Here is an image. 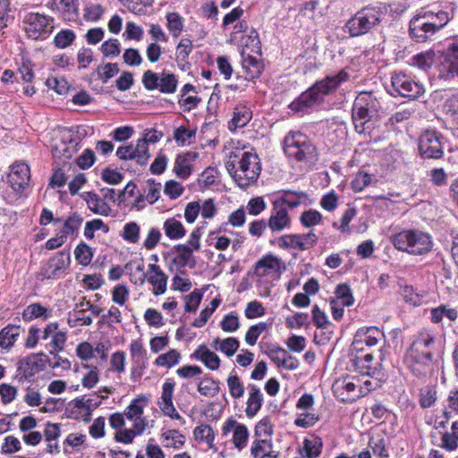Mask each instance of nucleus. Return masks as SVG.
<instances>
[{"label":"nucleus","mask_w":458,"mask_h":458,"mask_svg":"<svg viewBox=\"0 0 458 458\" xmlns=\"http://www.w3.org/2000/svg\"><path fill=\"white\" fill-rule=\"evenodd\" d=\"M89 208L95 214L107 216L111 210L110 207L104 202L98 195L88 192L86 199Z\"/></svg>","instance_id":"obj_36"},{"label":"nucleus","mask_w":458,"mask_h":458,"mask_svg":"<svg viewBox=\"0 0 458 458\" xmlns=\"http://www.w3.org/2000/svg\"><path fill=\"white\" fill-rule=\"evenodd\" d=\"M441 72H445V76L447 79L454 76L458 77V46L453 45L448 48L442 63Z\"/></svg>","instance_id":"obj_27"},{"label":"nucleus","mask_w":458,"mask_h":458,"mask_svg":"<svg viewBox=\"0 0 458 458\" xmlns=\"http://www.w3.org/2000/svg\"><path fill=\"white\" fill-rule=\"evenodd\" d=\"M390 93L403 98H418L425 89L422 84L415 81L411 76L403 72H394L391 76Z\"/></svg>","instance_id":"obj_8"},{"label":"nucleus","mask_w":458,"mask_h":458,"mask_svg":"<svg viewBox=\"0 0 458 458\" xmlns=\"http://www.w3.org/2000/svg\"><path fill=\"white\" fill-rule=\"evenodd\" d=\"M371 412L376 419L382 420V421L378 422L377 425H386L389 423L391 427L394 426L396 416L394 413L388 411L385 406L381 404H375L371 408Z\"/></svg>","instance_id":"obj_40"},{"label":"nucleus","mask_w":458,"mask_h":458,"mask_svg":"<svg viewBox=\"0 0 458 458\" xmlns=\"http://www.w3.org/2000/svg\"><path fill=\"white\" fill-rule=\"evenodd\" d=\"M321 446L320 439L310 440L306 438L303 442V449L308 458L318 457L321 453Z\"/></svg>","instance_id":"obj_63"},{"label":"nucleus","mask_w":458,"mask_h":458,"mask_svg":"<svg viewBox=\"0 0 458 458\" xmlns=\"http://www.w3.org/2000/svg\"><path fill=\"white\" fill-rule=\"evenodd\" d=\"M384 338L383 332L377 327H361L358 329L352 344V350L360 352L363 350V344L375 346Z\"/></svg>","instance_id":"obj_17"},{"label":"nucleus","mask_w":458,"mask_h":458,"mask_svg":"<svg viewBox=\"0 0 458 458\" xmlns=\"http://www.w3.org/2000/svg\"><path fill=\"white\" fill-rule=\"evenodd\" d=\"M436 345L437 338L435 334L429 330L422 329L413 336V340L406 352L419 355L427 354L428 357H433Z\"/></svg>","instance_id":"obj_12"},{"label":"nucleus","mask_w":458,"mask_h":458,"mask_svg":"<svg viewBox=\"0 0 458 458\" xmlns=\"http://www.w3.org/2000/svg\"><path fill=\"white\" fill-rule=\"evenodd\" d=\"M301 225L307 228L318 225L322 221V215L315 209H309L300 216Z\"/></svg>","instance_id":"obj_54"},{"label":"nucleus","mask_w":458,"mask_h":458,"mask_svg":"<svg viewBox=\"0 0 458 458\" xmlns=\"http://www.w3.org/2000/svg\"><path fill=\"white\" fill-rule=\"evenodd\" d=\"M22 22L26 35L33 40L47 38L55 29V19L39 13H27Z\"/></svg>","instance_id":"obj_7"},{"label":"nucleus","mask_w":458,"mask_h":458,"mask_svg":"<svg viewBox=\"0 0 458 458\" xmlns=\"http://www.w3.org/2000/svg\"><path fill=\"white\" fill-rule=\"evenodd\" d=\"M242 69L244 70L245 79L248 81H253L259 78L263 71L262 63L250 55H245V54L242 53Z\"/></svg>","instance_id":"obj_28"},{"label":"nucleus","mask_w":458,"mask_h":458,"mask_svg":"<svg viewBox=\"0 0 458 458\" xmlns=\"http://www.w3.org/2000/svg\"><path fill=\"white\" fill-rule=\"evenodd\" d=\"M148 281L153 285V293L155 295L163 294L166 291L167 276L156 264L148 265Z\"/></svg>","instance_id":"obj_24"},{"label":"nucleus","mask_w":458,"mask_h":458,"mask_svg":"<svg viewBox=\"0 0 458 458\" xmlns=\"http://www.w3.org/2000/svg\"><path fill=\"white\" fill-rule=\"evenodd\" d=\"M174 251L176 256L174 258V263L180 267H195V259L193 257V250L192 248H189V245L186 244H178L174 246Z\"/></svg>","instance_id":"obj_30"},{"label":"nucleus","mask_w":458,"mask_h":458,"mask_svg":"<svg viewBox=\"0 0 458 458\" xmlns=\"http://www.w3.org/2000/svg\"><path fill=\"white\" fill-rule=\"evenodd\" d=\"M181 359V354L178 351L172 349L168 352L159 355L156 359V365L172 368L173 366L179 363Z\"/></svg>","instance_id":"obj_45"},{"label":"nucleus","mask_w":458,"mask_h":458,"mask_svg":"<svg viewBox=\"0 0 458 458\" xmlns=\"http://www.w3.org/2000/svg\"><path fill=\"white\" fill-rule=\"evenodd\" d=\"M166 28L174 38H178L183 30V18L175 12L167 13L165 15Z\"/></svg>","instance_id":"obj_37"},{"label":"nucleus","mask_w":458,"mask_h":458,"mask_svg":"<svg viewBox=\"0 0 458 458\" xmlns=\"http://www.w3.org/2000/svg\"><path fill=\"white\" fill-rule=\"evenodd\" d=\"M435 53L431 50L421 52L412 56L411 64L421 70L429 69L434 64Z\"/></svg>","instance_id":"obj_42"},{"label":"nucleus","mask_w":458,"mask_h":458,"mask_svg":"<svg viewBox=\"0 0 458 458\" xmlns=\"http://www.w3.org/2000/svg\"><path fill=\"white\" fill-rule=\"evenodd\" d=\"M286 156L297 162L313 164L318 160V152L313 142L300 131L289 132L284 140Z\"/></svg>","instance_id":"obj_4"},{"label":"nucleus","mask_w":458,"mask_h":458,"mask_svg":"<svg viewBox=\"0 0 458 458\" xmlns=\"http://www.w3.org/2000/svg\"><path fill=\"white\" fill-rule=\"evenodd\" d=\"M77 141L72 139L71 131L64 130L61 132L59 140H55L52 145V153L55 158L65 162L71 159L76 151Z\"/></svg>","instance_id":"obj_15"},{"label":"nucleus","mask_w":458,"mask_h":458,"mask_svg":"<svg viewBox=\"0 0 458 458\" xmlns=\"http://www.w3.org/2000/svg\"><path fill=\"white\" fill-rule=\"evenodd\" d=\"M161 183L156 182L153 179H148L146 182V187L144 189V194L140 195L138 201L146 199L148 203H155L160 197Z\"/></svg>","instance_id":"obj_39"},{"label":"nucleus","mask_w":458,"mask_h":458,"mask_svg":"<svg viewBox=\"0 0 458 458\" xmlns=\"http://www.w3.org/2000/svg\"><path fill=\"white\" fill-rule=\"evenodd\" d=\"M280 199L284 204L288 205L290 208H295L301 204V199L305 197L303 192L293 191H281Z\"/></svg>","instance_id":"obj_50"},{"label":"nucleus","mask_w":458,"mask_h":458,"mask_svg":"<svg viewBox=\"0 0 458 458\" xmlns=\"http://www.w3.org/2000/svg\"><path fill=\"white\" fill-rule=\"evenodd\" d=\"M219 389L218 382L209 377L202 379L198 386V391L205 396H215Z\"/></svg>","instance_id":"obj_48"},{"label":"nucleus","mask_w":458,"mask_h":458,"mask_svg":"<svg viewBox=\"0 0 458 458\" xmlns=\"http://www.w3.org/2000/svg\"><path fill=\"white\" fill-rule=\"evenodd\" d=\"M192 357L202 361L207 368L216 370L220 366V359L215 352H211L206 345H199Z\"/></svg>","instance_id":"obj_29"},{"label":"nucleus","mask_w":458,"mask_h":458,"mask_svg":"<svg viewBox=\"0 0 458 458\" xmlns=\"http://www.w3.org/2000/svg\"><path fill=\"white\" fill-rule=\"evenodd\" d=\"M348 79L349 74L345 70H341L335 75L327 76L302 92L288 107L294 113L307 112L315 106L320 105L325 96L334 93Z\"/></svg>","instance_id":"obj_2"},{"label":"nucleus","mask_w":458,"mask_h":458,"mask_svg":"<svg viewBox=\"0 0 458 458\" xmlns=\"http://www.w3.org/2000/svg\"><path fill=\"white\" fill-rule=\"evenodd\" d=\"M163 229L165 235L171 240H179L186 233L182 224L174 217L166 219L164 223Z\"/></svg>","instance_id":"obj_33"},{"label":"nucleus","mask_w":458,"mask_h":458,"mask_svg":"<svg viewBox=\"0 0 458 458\" xmlns=\"http://www.w3.org/2000/svg\"><path fill=\"white\" fill-rule=\"evenodd\" d=\"M355 390L356 384L348 377L337 379L333 385L335 394L344 403L352 402L362 394L361 390L359 394Z\"/></svg>","instance_id":"obj_21"},{"label":"nucleus","mask_w":458,"mask_h":458,"mask_svg":"<svg viewBox=\"0 0 458 458\" xmlns=\"http://www.w3.org/2000/svg\"><path fill=\"white\" fill-rule=\"evenodd\" d=\"M70 262V253L59 251L41 268L40 275L47 279L59 278L69 267Z\"/></svg>","instance_id":"obj_14"},{"label":"nucleus","mask_w":458,"mask_h":458,"mask_svg":"<svg viewBox=\"0 0 458 458\" xmlns=\"http://www.w3.org/2000/svg\"><path fill=\"white\" fill-rule=\"evenodd\" d=\"M440 25L429 23L420 13L410 21V35L416 42L423 43L431 39L439 30Z\"/></svg>","instance_id":"obj_10"},{"label":"nucleus","mask_w":458,"mask_h":458,"mask_svg":"<svg viewBox=\"0 0 458 458\" xmlns=\"http://www.w3.org/2000/svg\"><path fill=\"white\" fill-rule=\"evenodd\" d=\"M419 150L425 158H440L444 152L439 134L436 131H425L420 137Z\"/></svg>","instance_id":"obj_11"},{"label":"nucleus","mask_w":458,"mask_h":458,"mask_svg":"<svg viewBox=\"0 0 458 458\" xmlns=\"http://www.w3.org/2000/svg\"><path fill=\"white\" fill-rule=\"evenodd\" d=\"M373 355L366 353L355 358V365L360 372L363 375H371L375 372L376 369L373 367Z\"/></svg>","instance_id":"obj_44"},{"label":"nucleus","mask_w":458,"mask_h":458,"mask_svg":"<svg viewBox=\"0 0 458 458\" xmlns=\"http://www.w3.org/2000/svg\"><path fill=\"white\" fill-rule=\"evenodd\" d=\"M335 298L332 299L343 307H349L353 304L354 299L349 285L345 284H340L337 285L335 290Z\"/></svg>","instance_id":"obj_41"},{"label":"nucleus","mask_w":458,"mask_h":458,"mask_svg":"<svg viewBox=\"0 0 458 458\" xmlns=\"http://www.w3.org/2000/svg\"><path fill=\"white\" fill-rule=\"evenodd\" d=\"M404 363L410 372L414 377L421 380H426L428 377H430L436 369L433 357H428L427 354L419 355L406 352L404 355Z\"/></svg>","instance_id":"obj_9"},{"label":"nucleus","mask_w":458,"mask_h":458,"mask_svg":"<svg viewBox=\"0 0 458 458\" xmlns=\"http://www.w3.org/2000/svg\"><path fill=\"white\" fill-rule=\"evenodd\" d=\"M122 237L130 243H137L140 239V226L135 222H129L124 225Z\"/></svg>","instance_id":"obj_53"},{"label":"nucleus","mask_w":458,"mask_h":458,"mask_svg":"<svg viewBox=\"0 0 458 458\" xmlns=\"http://www.w3.org/2000/svg\"><path fill=\"white\" fill-rule=\"evenodd\" d=\"M265 308L259 301H252L247 304L244 314L246 318L253 319L262 317L265 314Z\"/></svg>","instance_id":"obj_62"},{"label":"nucleus","mask_w":458,"mask_h":458,"mask_svg":"<svg viewBox=\"0 0 458 458\" xmlns=\"http://www.w3.org/2000/svg\"><path fill=\"white\" fill-rule=\"evenodd\" d=\"M212 345L216 347L218 345V349L220 352L225 353L226 356H233L239 348L240 343L234 337H227L224 340L216 337L213 340Z\"/></svg>","instance_id":"obj_38"},{"label":"nucleus","mask_w":458,"mask_h":458,"mask_svg":"<svg viewBox=\"0 0 458 458\" xmlns=\"http://www.w3.org/2000/svg\"><path fill=\"white\" fill-rule=\"evenodd\" d=\"M252 118L251 110L243 105H237L233 109L230 125L236 128L244 127Z\"/></svg>","instance_id":"obj_32"},{"label":"nucleus","mask_w":458,"mask_h":458,"mask_svg":"<svg viewBox=\"0 0 458 458\" xmlns=\"http://www.w3.org/2000/svg\"><path fill=\"white\" fill-rule=\"evenodd\" d=\"M421 13L429 23H434L437 25L441 24L439 26V30L442 28H444L449 21L448 13L444 11H439L437 13H433L431 11H425V12H422Z\"/></svg>","instance_id":"obj_55"},{"label":"nucleus","mask_w":458,"mask_h":458,"mask_svg":"<svg viewBox=\"0 0 458 458\" xmlns=\"http://www.w3.org/2000/svg\"><path fill=\"white\" fill-rule=\"evenodd\" d=\"M394 247L411 255H424L429 252L433 246L431 236L417 229L403 230L390 237Z\"/></svg>","instance_id":"obj_3"},{"label":"nucleus","mask_w":458,"mask_h":458,"mask_svg":"<svg viewBox=\"0 0 458 458\" xmlns=\"http://www.w3.org/2000/svg\"><path fill=\"white\" fill-rule=\"evenodd\" d=\"M47 356L43 353H33L18 362L16 378L19 382L32 377L38 371L42 369L45 365Z\"/></svg>","instance_id":"obj_13"},{"label":"nucleus","mask_w":458,"mask_h":458,"mask_svg":"<svg viewBox=\"0 0 458 458\" xmlns=\"http://www.w3.org/2000/svg\"><path fill=\"white\" fill-rule=\"evenodd\" d=\"M22 316L26 320L34 318L47 319L52 316V310L42 306L40 303H32L26 307L23 310Z\"/></svg>","instance_id":"obj_35"},{"label":"nucleus","mask_w":458,"mask_h":458,"mask_svg":"<svg viewBox=\"0 0 458 458\" xmlns=\"http://www.w3.org/2000/svg\"><path fill=\"white\" fill-rule=\"evenodd\" d=\"M83 222V218L81 215L77 213H73L72 216L67 217L64 221V227L61 230V233H64L66 237L70 234H73Z\"/></svg>","instance_id":"obj_49"},{"label":"nucleus","mask_w":458,"mask_h":458,"mask_svg":"<svg viewBox=\"0 0 458 458\" xmlns=\"http://www.w3.org/2000/svg\"><path fill=\"white\" fill-rule=\"evenodd\" d=\"M277 245L281 249H295L300 250L299 234H284L277 238Z\"/></svg>","instance_id":"obj_60"},{"label":"nucleus","mask_w":458,"mask_h":458,"mask_svg":"<svg viewBox=\"0 0 458 458\" xmlns=\"http://www.w3.org/2000/svg\"><path fill=\"white\" fill-rule=\"evenodd\" d=\"M100 230L107 233L109 227L101 219H93L86 223L83 234L88 240H92L94 233Z\"/></svg>","instance_id":"obj_51"},{"label":"nucleus","mask_w":458,"mask_h":458,"mask_svg":"<svg viewBox=\"0 0 458 458\" xmlns=\"http://www.w3.org/2000/svg\"><path fill=\"white\" fill-rule=\"evenodd\" d=\"M199 157L197 152L190 151L182 155H178L174 166L175 174L182 178L186 179L191 173V164Z\"/></svg>","instance_id":"obj_23"},{"label":"nucleus","mask_w":458,"mask_h":458,"mask_svg":"<svg viewBox=\"0 0 458 458\" xmlns=\"http://www.w3.org/2000/svg\"><path fill=\"white\" fill-rule=\"evenodd\" d=\"M74 255L79 264L88 266L92 259L93 252L88 244L82 242L75 248Z\"/></svg>","instance_id":"obj_47"},{"label":"nucleus","mask_w":458,"mask_h":458,"mask_svg":"<svg viewBox=\"0 0 458 458\" xmlns=\"http://www.w3.org/2000/svg\"><path fill=\"white\" fill-rule=\"evenodd\" d=\"M437 401V390L433 386H426L420 389V404L422 408L431 407Z\"/></svg>","instance_id":"obj_46"},{"label":"nucleus","mask_w":458,"mask_h":458,"mask_svg":"<svg viewBox=\"0 0 458 458\" xmlns=\"http://www.w3.org/2000/svg\"><path fill=\"white\" fill-rule=\"evenodd\" d=\"M250 394L247 401L246 414L253 417L261 408L263 403V394L260 389L255 385H250Z\"/></svg>","instance_id":"obj_31"},{"label":"nucleus","mask_w":458,"mask_h":458,"mask_svg":"<svg viewBox=\"0 0 458 458\" xmlns=\"http://www.w3.org/2000/svg\"><path fill=\"white\" fill-rule=\"evenodd\" d=\"M225 168L236 184L245 189L257 182L261 163L256 152L236 148L228 156Z\"/></svg>","instance_id":"obj_1"},{"label":"nucleus","mask_w":458,"mask_h":458,"mask_svg":"<svg viewBox=\"0 0 458 458\" xmlns=\"http://www.w3.org/2000/svg\"><path fill=\"white\" fill-rule=\"evenodd\" d=\"M267 329V324L265 322H259L254 326H251L246 335L245 341L249 345H254L259 336Z\"/></svg>","instance_id":"obj_56"},{"label":"nucleus","mask_w":458,"mask_h":458,"mask_svg":"<svg viewBox=\"0 0 458 458\" xmlns=\"http://www.w3.org/2000/svg\"><path fill=\"white\" fill-rule=\"evenodd\" d=\"M98 77L106 83L110 78L119 72V67L116 64H107L104 66H98L97 69Z\"/></svg>","instance_id":"obj_64"},{"label":"nucleus","mask_w":458,"mask_h":458,"mask_svg":"<svg viewBox=\"0 0 458 458\" xmlns=\"http://www.w3.org/2000/svg\"><path fill=\"white\" fill-rule=\"evenodd\" d=\"M116 156L121 160H136L140 165H145L148 162L150 154L148 149L145 148V143H139L136 146L132 144L121 146L116 150Z\"/></svg>","instance_id":"obj_19"},{"label":"nucleus","mask_w":458,"mask_h":458,"mask_svg":"<svg viewBox=\"0 0 458 458\" xmlns=\"http://www.w3.org/2000/svg\"><path fill=\"white\" fill-rule=\"evenodd\" d=\"M174 382L171 379L166 380L162 387L161 401L159 407L162 411L172 419L181 420L179 413L176 411L173 404V394Z\"/></svg>","instance_id":"obj_22"},{"label":"nucleus","mask_w":458,"mask_h":458,"mask_svg":"<svg viewBox=\"0 0 458 458\" xmlns=\"http://www.w3.org/2000/svg\"><path fill=\"white\" fill-rule=\"evenodd\" d=\"M21 333V327L8 325L0 331V347L11 348Z\"/></svg>","instance_id":"obj_34"},{"label":"nucleus","mask_w":458,"mask_h":458,"mask_svg":"<svg viewBox=\"0 0 458 458\" xmlns=\"http://www.w3.org/2000/svg\"><path fill=\"white\" fill-rule=\"evenodd\" d=\"M177 88V79L174 74L169 72H162L158 81V88L160 92L165 94H172L175 92Z\"/></svg>","instance_id":"obj_43"},{"label":"nucleus","mask_w":458,"mask_h":458,"mask_svg":"<svg viewBox=\"0 0 458 458\" xmlns=\"http://www.w3.org/2000/svg\"><path fill=\"white\" fill-rule=\"evenodd\" d=\"M148 399L145 396H140L133 399L131 404L127 407L124 416L127 420L133 422V429H146L154 428L153 420L151 424L147 421L143 417V408L147 405Z\"/></svg>","instance_id":"obj_16"},{"label":"nucleus","mask_w":458,"mask_h":458,"mask_svg":"<svg viewBox=\"0 0 458 458\" xmlns=\"http://www.w3.org/2000/svg\"><path fill=\"white\" fill-rule=\"evenodd\" d=\"M221 328L227 333H233L240 327L239 317L236 313L226 314L220 323Z\"/></svg>","instance_id":"obj_59"},{"label":"nucleus","mask_w":458,"mask_h":458,"mask_svg":"<svg viewBox=\"0 0 458 458\" xmlns=\"http://www.w3.org/2000/svg\"><path fill=\"white\" fill-rule=\"evenodd\" d=\"M49 7L64 20H71L78 13V0H52Z\"/></svg>","instance_id":"obj_26"},{"label":"nucleus","mask_w":458,"mask_h":458,"mask_svg":"<svg viewBox=\"0 0 458 458\" xmlns=\"http://www.w3.org/2000/svg\"><path fill=\"white\" fill-rule=\"evenodd\" d=\"M227 385H228L230 394L233 398L239 399L243 396L244 386L237 375L229 376L227 378Z\"/></svg>","instance_id":"obj_57"},{"label":"nucleus","mask_w":458,"mask_h":458,"mask_svg":"<svg viewBox=\"0 0 458 458\" xmlns=\"http://www.w3.org/2000/svg\"><path fill=\"white\" fill-rule=\"evenodd\" d=\"M385 15V7L367 6L358 11L346 22L345 28L352 37H359L378 26Z\"/></svg>","instance_id":"obj_6"},{"label":"nucleus","mask_w":458,"mask_h":458,"mask_svg":"<svg viewBox=\"0 0 458 458\" xmlns=\"http://www.w3.org/2000/svg\"><path fill=\"white\" fill-rule=\"evenodd\" d=\"M282 260L273 254H267L257 261L254 267V274L258 277L272 276L279 275Z\"/></svg>","instance_id":"obj_20"},{"label":"nucleus","mask_w":458,"mask_h":458,"mask_svg":"<svg viewBox=\"0 0 458 458\" xmlns=\"http://www.w3.org/2000/svg\"><path fill=\"white\" fill-rule=\"evenodd\" d=\"M30 179V170L26 163L16 162L11 166L8 182L15 192L21 194L29 185Z\"/></svg>","instance_id":"obj_18"},{"label":"nucleus","mask_w":458,"mask_h":458,"mask_svg":"<svg viewBox=\"0 0 458 458\" xmlns=\"http://www.w3.org/2000/svg\"><path fill=\"white\" fill-rule=\"evenodd\" d=\"M272 232H281L291 226V218L284 208H275L267 221Z\"/></svg>","instance_id":"obj_25"},{"label":"nucleus","mask_w":458,"mask_h":458,"mask_svg":"<svg viewBox=\"0 0 458 458\" xmlns=\"http://www.w3.org/2000/svg\"><path fill=\"white\" fill-rule=\"evenodd\" d=\"M129 299V289L124 284H117L112 291V301L120 306L125 304Z\"/></svg>","instance_id":"obj_61"},{"label":"nucleus","mask_w":458,"mask_h":458,"mask_svg":"<svg viewBox=\"0 0 458 458\" xmlns=\"http://www.w3.org/2000/svg\"><path fill=\"white\" fill-rule=\"evenodd\" d=\"M195 131L180 126L174 130V139L175 141L182 146L190 145L192 139L195 138Z\"/></svg>","instance_id":"obj_52"},{"label":"nucleus","mask_w":458,"mask_h":458,"mask_svg":"<svg viewBox=\"0 0 458 458\" xmlns=\"http://www.w3.org/2000/svg\"><path fill=\"white\" fill-rule=\"evenodd\" d=\"M75 39V34L71 30H63L59 31L54 39L55 45L58 48L69 47Z\"/></svg>","instance_id":"obj_58"},{"label":"nucleus","mask_w":458,"mask_h":458,"mask_svg":"<svg viewBox=\"0 0 458 458\" xmlns=\"http://www.w3.org/2000/svg\"><path fill=\"white\" fill-rule=\"evenodd\" d=\"M380 109V102L372 92H360L354 100L352 113L356 132L364 133L366 124L377 116Z\"/></svg>","instance_id":"obj_5"}]
</instances>
